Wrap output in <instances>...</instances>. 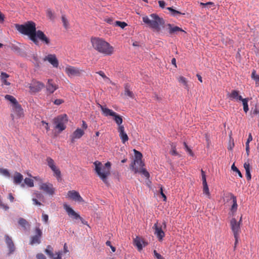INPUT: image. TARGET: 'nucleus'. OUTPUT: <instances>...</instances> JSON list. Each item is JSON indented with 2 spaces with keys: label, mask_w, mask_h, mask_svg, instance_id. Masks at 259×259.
<instances>
[{
  "label": "nucleus",
  "mask_w": 259,
  "mask_h": 259,
  "mask_svg": "<svg viewBox=\"0 0 259 259\" xmlns=\"http://www.w3.org/2000/svg\"><path fill=\"white\" fill-rule=\"evenodd\" d=\"M142 20L147 27L156 33H160L165 25L164 19L156 13L145 15Z\"/></svg>",
  "instance_id": "1"
},
{
  "label": "nucleus",
  "mask_w": 259,
  "mask_h": 259,
  "mask_svg": "<svg viewBox=\"0 0 259 259\" xmlns=\"http://www.w3.org/2000/svg\"><path fill=\"white\" fill-rule=\"evenodd\" d=\"M90 42L93 49L100 54L105 56H111L115 52L114 47L103 38L92 36Z\"/></svg>",
  "instance_id": "2"
},
{
  "label": "nucleus",
  "mask_w": 259,
  "mask_h": 259,
  "mask_svg": "<svg viewBox=\"0 0 259 259\" xmlns=\"http://www.w3.org/2000/svg\"><path fill=\"white\" fill-rule=\"evenodd\" d=\"M15 28L21 34L27 35L32 41H36L34 35L36 33V24L32 21H27L23 24H15Z\"/></svg>",
  "instance_id": "3"
},
{
  "label": "nucleus",
  "mask_w": 259,
  "mask_h": 259,
  "mask_svg": "<svg viewBox=\"0 0 259 259\" xmlns=\"http://www.w3.org/2000/svg\"><path fill=\"white\" fill-rule=\"evenodd\" d=\"M134 151L135 154V158L134 161L131 163V169L135 174H141L147 179H149L150 177V174L146 169L144 168V163L142 160V153L135 149L134 150Z\"/></svg>",
  "instance_id": "4"
},
{
  "label": "nucleus",
  "mask_w": 259,
  "mask_h": 259,
  "mask_svg": "<svg viewBox=\"0 0 259 259\" xmlns=\"http://www.w3.org/2000/svg\"><path fill=\"white\" fill-rule=\"evenodd\" d=\"M95 166V170L100 178L106 185L108 184V177L110 175L111 164L110 162H106L104 165L98 161L94 162Z\"/></svg>",
  "instance_id": "5"
},
{
  "label": "nucleus",
  "mask_w": 259,
  "mask_h": 259,
  "mask_svg": "<svg viewBox=\"0 0 259 259\" xmlns=\"http://www.w3.org/2000/svg\"><path fill=\"white\" fill-rule=\"evenodd\" d=\"M242 222V217L240 218L239 221L237 222L235 218L231 219L230 221L231 228L233 232L234 236L235 239L234 243V248H236V245L238 242V239L239 237V234L241 231L240 230V224Z\"/></svg>",
  "instance_id": "6"
},
{
  "label": "nucleus",
  "mask_w": 259,
  "mask_h": 259,
  "mask_svg": "<svg viewBox=\"0 0 259 259\" xmlns=\"http://www.w3.org/2000/svg\"><path fill=\"white\" fill-rule=\"evenodd\" d=\"M68 122V118L66 114H61L53 119V123L55 124V128L58 130L60 132L65 130L66 124Z\"/></svg>",
  "instance_id": "7"
},
{
  "label": "nucleus",
  "mask_w": 259,
  "mask_h": 259,
  "mask_svg": "<svg viewBox=\"0 0 259 259\" xmlns=\"http://www.w3.org/2000/svg\"><path fill=\"white\" fill-rule=\"evenodd\" d=\"M34 37L36 40L32 41L35 45H37L39 44V40L44 45L49 46L51 44V40L49 37H48L41 30H38L36 31L34 35Z\"/></svg>",
  "instance_id": "8"
},
{
  "label": "nucleus",
  "mask_w": 259,
  "mask_h": 259,
  "mask_svg": "<svg viewBox=\"0 0 259 259\" xmlns=\"http://www.w3.org/2000/svg\"><path fill=\"white\" fill-rule=\"evenodd\" d=\"M39 189L50 196H53L55 193L56 189L53 184L50 183H41L40 185Z\"/></svg>",
  "instance_id": "9"
},
{
  "label": "nucleus",
  "mask_w": 259,
  "mask_h": 259,
  "mask_svg": "<svg viewBox=\"0 0 259 259\" xmlns=\"http://www.w3.org/2000/svg\"><path fill=\"white\" fill-rule=\"evenodd\" d=\"M165 26L166 27L167 32L170 35H177L179 32L186 33V32L184 30L174 24L167 23Z\"/></svg>",
  "instance_id": "10"
},
{
  "label": "nucleus",
  "mask_w": 259,
  "mask_h": 259,
  "mask_svg": "<svg viewBox=\"0 0 259 259\" xmlns=\"http://www.w3.org/2000/svg\"><path fill=\"white\" fill-rule=\"evenodd\" d=\"M44 87L45 85L43 83L36 80H33L31 83L28 84V88H29L31 93L38 92Z\"/></svg>",
  "instance_id": "11"
},
{
  "label": "nucleus",
  "mask_w": 259,
  "mask_h": 259,
  "mask_svg": "<svg viewBox=\"0 0 259 259\" xmlns=\"http://www.w3.org/2000/svg\"><path fill=\"white\" fill-rule=\"evenodd\" d=\"M35 235L31 237V240L30 244L33 245L34 244H39L40 243V238L42 236V231L39 227H36L35 228Z\"/></svg>",
  "instance_id": "12"
},
{
  "label": "nucleus",
  "mask_w": 259,
  "mask_h": 259,
  "mask_svg": "<svg viewBox=\"0 0 259 259\" xmlns=\"http://www.w3.org/2000/svg\"><path fill=\"white\" fill-rule=\"evenodd\" d=\"M154 230V234L156 236L159 241H162L165 236V233L162 229V226L157 222L153 226Z\"/></svg>",
  "instance_id": "13"
},
{
  "label": "nucleus",
  "mask_w": 259,
  "mask_h": 259,
  "mask_svg": "<svg viewBox=\"0 0 259 259\" xmlns=\"http://www.w3.org/2000/svg\"><path fill=\"white\" fill-rule=\"evenodd\" d=\"M64 208L70 217L75 220L80 219L83 223V219L69 206L67 204H64Z\"/></svg>",
  "instance_id": "14"
},
{
  "label": "nucleus",
  "mask_w": 259,
  "mask_h": 259,
  "mask_svg": "<svg viewBox=\"0 0 259 259\" xmlns=\"http://www.w3.org/2000/svg\"><path fill=\"white\" fill-rule=\"evenodd\" d=\"M67 196L75 201L78 202H83L84 201L79 193L75 190L69 191L67 193Z\"/></svg>",
  "instance_id": "15"
},
{
  "label": "nucleus",
  "mask_w": 259,
  "mask_h": 259,
  "mask_svg": "<svg viewBox=\"0 0 259 259\" xmlns=\"http://www.w3.org/2000/svg\"><path fill=\"white\" fill-rule=\"evenodd\" d=\"M43 60L52 65H58L59 63L56 55L52 54H48L44 58Z\"/></svg>",
  "instance_id": "16"
},
{
  "label": "nucleus",
  "mask_w": 259,
  "mask_h": 259,
  "mask_svg": "<svg viewBox=\"0 0 259 259\" xmlns=\"http://www.w3.org/2000/svg\"><path fill=\"white\" fill-rule=\"evenodd\" d=\"M134 244L137 247L139 251H141L143 247L147 245V243L144 241L143 238L137 236L134 239Z\"/></svg>",
  "instance_id": "17"
},
{
  "label": "nucleus",
  "mask_w": 259,
  "mask_h": 259,
  "mask_svg": "<svg viewBox=\"0 0 259 259\" xmlns=\"http://www.w3.org/2000/svg\"><path fill=\"white\" fill-rule=\"evenodd\" d=\"M227 96L230 100L237 102L240 101L243 99L242 96L239 95V92L237 90H232L231 92L227 94Z\"/></svg>",
  "instance_id": "18"
},
{
  "label": "nucleus",
  "mask_w": 259,
  "mask_h": 259,
  "mask_svg": "<svg viewBox=\"0 0 259 259\" xmlns=\"http://www.w3.org/2000/svg\"><path fill=\"white\" fill-rule=\"evenodd\" d=\"M117 131L119 133V136L121 140V142L122 143L124 144L128 140V137L124 131V126H120V127H118Z\"/></svg>",
  "instance_id": "19"
},
{
  "label": "nucleus",
  "mask_w": 259,
  "mask_h": 259,
  "mask_svg": "<svg viewBox=\"0 0 259 259\" xmlns=\"http://www.w3.org/2000/svg\"><path fill=\"white\" fill-rule=\"evenodd\" d=\"M58 88V85L54 83L52 79H48L46 85V89L49 94L53 93Z\"/></svg>",
  "instance_id": "20"
},
{
  "label": "nucleus",
  "mask_w": 259,
  "mask_h": 259,
  "mask_svg": "<svg viewBox=\"0 0 259 259\" xmlns=\"http://www.w3.org/2000/svg\"><path fill=\"white\" fill-rule=\"evenodd\" d=\"M12 111L19 118L23 116V110L19 103L12 107Z\"/></svg>",
  "instance_id": "21"
},
{
  "label": "nucleus",
  "mask_w": 259,
  "mask_h": 259,
  "mask_svg": "<svg viewBox=\"0 0 259 259\" xmlns=\"http://www.w3.org/2000/svg\"><path fill=\"white\" fill-rule=\"evenodd\" d=\"M84 134L83 130L79 128H77L70 136L71 142L74 143L75 139L80 138Z\"/></svg>",
  "instance_id": "22"
},
{
  "label": "nucleus",
  "mask_w": 259,
  "mask_h": 259,
  "mask_svg": "<svg viewBox=\"0 0 259 259\" xmlns=\"http://www.w3.org/2000/svg\"><path fill=\"white\" fill-rule=\"evenodd\" d=\"M6 243L9 248V253H12L15 249V247L14 244V243L12 240V239L8 235H6L5 236Z\"/></svg>",
  "instance_id": "23"
},
{
  "label": "nucleus",
  "mask_w": 259,
  "mask_h": 259,
  "mask_svg": "<svg viewBox=\"0 0 259 259\" xmlns=\"http://www.w3.org/2000/svg\"><path fill=\"white\" fill-rule=\"evenodd\" d=\"M66 72L69 76H77L80 74L79 70L73 66L66 68Z\"/></svg>",
  "instance_id": "24"
},
{
  "label": "nucleus",
  "mask_w": 259,
  "mask_h": 259,
  "mask_svg": "<svg viewBox=\"0 0 259 259\" xmlns=\"http://www.w3.org/2000/svg\"><path fill=\"white\" fill-rule=\"evenodd\" d=\"M99 107L101 108L102 114L105 116H113L115 115L116 112H114L113 110L106 108L105 106H102L99 104Z\"/></svg>",
  "instance_id": "25"
},
{
  "label": "nucleus",
  "mask_w": 259,
  "mask_h": 259,
  "mask_svg": "<svg viewBox=\"0 0 259 259\" xmlns=\"http://www.w3.org/2000/svg\"><path fill=\"white\" fill-rule=\"evenodd\" d=\"M177 78L179 82L182 84L185 89L189 90L188 80L186 78L183 76H179Z\"/></svg>",
  "instance_id": "26"
},
{
  "label": "nucleus",
  "mask_w": 259,
  "mask_h": 259,
  "mask_svg": "<svg viewBox=\"0 0 259 259\" xmlns=\"http://www.w3.org/2000/svg\"><path fill=\"white\" fill-rule=\"evenodd\" d=\"M54 172V176L56 177L58 181H60L61 179V173L59 168L56 165L50 168Z\"/></svg>",
  "instance_id": "27"
},
{
  "label": "nucleus",
  "mask_w": 259,
  "mask_h": 259,
  "mask_svg": "<svg viewBox=\"0 0 259 259\" xmlns=\"http://www.w3.org/2000/svg\"><path fill=\"white\" fill-rule=\"evenodd\" d=\"M231 198L233 201V204L231 208V211L233 213L236 212L237 209V199L236 197L232 193L230 194Z\"/></svg>",
  "instance_id": "28"
},
{
  "label": "nucleus",
  "mask_w": 259,
  "mask_h": 259,
  "mask_svg": "<svg viewBox=\"0 0 259 259\" xmlns=\"http://www.w3.org/2000/svg\"><path fill=\"white\" fill-rule=\"evenodd\" d=\"M23 179V176L19 172H16L14 176V183L16 184H20Z\"/></svg>",
  "instance_id": "29"
},
{
  "label": "nucleus",
  "mask_w": 259,
  "mask_h": 259,
  "mask_svg": "<svg viewBox=\"0 0 259 259\" xmlns=\"http://www.w3.org/2000/svg\"><path fill=\"white\" fill-rule=\"evenodd\" d=\"M113 119L116 122V123L118 125V127H120V126H123V125L122 124L123 122L122 117L118 114H117L116 113H115V115H114L113 116Z\"/></svg>",
  "instance_id": "30"
},
{
  "label": "nucleus",
  "mask_w": 259,
  "mask_h": 259,
  "mask_svg": "<svg viewBox=\"0 0 259 259\" xmlns=\"http://www.w3.org/2000/svg\"><path fill=\"white\" fill-rule=\"evenodd\" d=\"M250 164L248 162H245L244 164V168L246 171V177L247 180H250L251 178V176L250 171Z\"/></svg>",
  "instance_id": "31"
},
{
  "label": "nucleus",
  "mask_w": 259,
  "mask_h": 259,
  "mask_svg": "<svg viewBox=\"0 0 259 259\" xmlns=\"http://www.w3.org/2000/svg\"><path fill=\"white\" fill-rule=\"evenodd\" d=\"M5 98L10 102L11 104V106L12 107H13V106L15 105L16 104H17V103H18L17 100H16V99L13 97V96H11V95H6L5 96Z\"/></svg>",
  "instance_id": "32"
},
{
  "label": "nucleus",
  "mask_w": 259,
  "mask_h": 259,
  "mask_svg": "<svg viewBox=\"0 0 259 259\" xmlns=\"http://www.w3.org/2000/svg\"><path fill=\"white\" fill-rule=\"evenodd\" d=\"M9 75L6 73L2 72L1 75V79L3 84L6 85H9L10 84V83L7 80V78L9 77Z\"/></svg>",
  "instance_id": "33"
},
{
  "label": "nucleus",
  "mask_w": 259,
  "mask_h": 259,
  "mask_svg": "<svg viewBox=\"0 0 259 259\" xmlns=\"http://www.w3.org/2000/svg\"><path fill=\"white\" fill-rule=\"evenodd\" d=\"M53 251V247L51 245H48L46 249H45V252L50 256V257L54 259L55 257H54V254Z\"/></svg>",
  "instance_id": "34"
},
{
  "label": "nucleus",
  "mask_w": 259,
  "mask_h": 259,
  "mask_svg": "<svg viewBox=\"0 0 259 259\" xmlns=\"http://www.w3.org/2000/svg\"><path fill=\"white\" fill-rule=\"evenodd\" d=\"M124 94L131 98H134V95L132 92L130 90L129 87L127 84L124 86Z\"/></svg>",
  "instance_id": "35"
},
{
  "label": "nucleus",
  "mask_w": 259,
  "mask_h": 259,
  "mask_svg": "<svg viewBox=\"0 0 259 259\" xmlns=\"http://www.w3.org/2000/svg\"><path fill=\"white\" fill-rule=\"evenodd\" d=\"M249 101L248 98H243L240 101L242 102L243 106V110L245 113H247L249 110L248 102Z\"/></svg>",
  "instance_id": "36"
},
{
  "label": "nucleus",
  "mask_w": 259,
  "mask_h": 259,
  "mask_svg": "<svg viewBox=\"0 0 259 259\" xmlns=\"http://www.w3.org/2000/svg\"><path fill=\"white\" fill-rule=\"evenodd\" d=\"M252 140V137L251 134H249L248 139L245 143V150L247 156L249 154V142Z\"/></svg>",
  "instance_id": "37"
},
{
  "label": "nucleus",
  "mask_w": 259,
  "mask_h": 259,
  "mask_svg": "<svg viewBox=\"0 0 259 259\" xmlns=\"http://www.w3.org/2000/svg\"><path fill=\"white\" fill-rule=\"evenodd\" d=\"M202 184H203V193L206 194L208 196V197L209 198L210 197V193L209 191V189H208V187L207 182H202Z\"/></svg>",
  "instance_id": "38"
},
{
  "label": "nucleus",
  "mask_w": 259,
  "mask_h": 259,
  "mask_svg": "<svg viewBox=\"0 0 259 259\" xmlns=\"http://www.w3.org/2000/svg\"><path fill=\"white\" fill-rule=\"evenodd\" d=\"M167 9L171 13V14L173 16H176L177 15H185V13H182L181 12L174 9L171 7L167 8Z\"/></svg>",
  "instance_id": "39"
},
{
  "label": "nucleus",
  "mask_w": 259,
  "mask_h": 259,
  "mask_svg": "<svg viewBox=\"0 0 259 259\" xmlns=\"http://www.w3.org/2000/svg\"><path fill=\"white\" fill-rule=\"evenodd\" d=\"M251 78L254 80L256 82L259 81V72L256 73V71L253 70L251 73Z\"/></svg>",
  "instance_id": "40"
},
{
  "label": "nucleus",
  "mask_w": 259,
  "mask_h": 259,
  "mask_svg": "<svg viewBox=\"0 0 259 259\" xmlns=\"http://www.w3.org/2000/svg\"><path fill=\"white\" fill-rule=\"evenodd\" d=\"M47 164L50 168L56 165L54 160L51 157H49L46 159Z\"/></svg>",
  "instance_id": "41"
},
{
  "label": "nucleus",
  "mask_w": 259,
  "mask_h": 259,
  "mask_svg": "<svg viewBox=\"0 0 259 259\" xmlns=\"http://www.w3.org/2000/svg\"><path fill=\"white\" fill-rule=\"evenodd\" d=\"M24 183L30 187H32L34 186L33 180L30 178H25L24 180Z\"/></svg>",
  "instance_id": "42"
},
{
  "label": "nucleus",
  "mask_w": 259,
  "mask_h": 259,
  "mask_svg": "<svg viewBox=\"0 0 259 259\" xmlns=\"http://www.w3.org/2000/svg\"><path fill=\"white\" fill-rule=\"evenodd\" d=\"M115 25L120 27L122 29H124L126 26H127V24L126 22L119 21H116Z\"/></svg>",
  "instance_id": "43"
},
{
  "label": "nucleus",
  "mask_w": 259,
  "mask_h": 259,
  "mask_svg": "<svg viewBox=\"0 0 259 259\" xmlns=\"http://www.w3.org/2000/svg\"><path fill=\"white\" fill-rule=\"evenodd\" d=\"M0 174L3 175L6 177H9L10 174L7 169L1 168H0Z\"/></svg>",
  "instance_id": "44"
},
{
  "label": "nucleus",
  "mask_w": 259,
  "mask_h": 259,
  "mask_svg": "<svg viewBox=\"0 0 259 259\" xmlns=\"http://www.w3.org/2000/svg\"><path fill=\"white\" fill-rule=\"evenodd\" d=\"M47 14L48 17L50 19H53L55 18V13L54 12H53L52 10L49 9L47 11Z\"/></svg>",
  "instance_id": "45"
},
{
  "label": "nucleus",
  "mask_w": 259,
  "mask_h": 259,
  "mask_svg": "<svg viewBox=\"0 0 259 259\" xmlns=\"http://www.w3.org/2000/svg\"><path fill=\"white\" fill-rule=\"evenodd\" d=\"M231 169L233 171L236 172L238 174V176H239V177H240V178L242 177V175L240 171L235 166L234 163L233 164V165H232Z\"/></svg>",
  "instance_id": "46"
},
{
  "label": "nucleus",
  "mask_w": 259,
  "mask_h": 259,
  "mask_svg": "<svg viewBox=\"0 0 259 259\" xmlns=\"http://www.w3.org/2000/svg\"><path fill=\"white\" fill-rule=\"evenodd\" d=\"M18 223L20 225L22 226V227H25L26 225L27 224V222L26 220H25L23 218H20L19 220Z\"/></svg>",
  "instance_id": "47"
},
{
  "label": "nucleus",
  "mask_w": 259,
  "mask_h": 259,
  "mask_svg": "<svg viewBox=\"0 0 259 259\" xmlns=\"http://www.w3.org/2000/svg\"><path fill=\"white\" fill-rule=\"evenodd\" d=\"M170 154L173 155H177L178 154L176 151V148L175 145H171V149L170 152Z\"/></svg>",
  "instance_id": "48"
},
{
  "label": "nucleus",
  "mask_w": 259,
  "mask_h": 259,
  "mask_svg": "<svg viewBox=\"0 0 259 259\" xmlns=\"http://www.w3.org/2000/svg\"><path fill=\"white\" fill-rule=\"evenodd\" d=\"M42 220L46 224H48L49 220L48 215L43 213L42 214Z\"/></svg>",
  "instance_id": "49"
},
{
  "label": "nucleus",
  "mask_w": 259,
  "mask_h": 259,
  "mask_svg": "<svg viewBox=\"0 0 259 259\" xmlns=\"http://www.w3.org/2000/svg\"><path fill=\"white\" fill-rule=\"evenodd\" d=\"M34 195L36 197L35 198H36V199L37 198V199L40 200L44 198L43 195L40 192H37L34 193Z\"/></svg>",
  "instance_id": "50"
},
{
  "label": "nucleus",
  "mask_w": 259,
  "mask_h": 259,
  "mask_svg": "<svg viewBox=\"0 0 259 259\" xmlns=\"http://www.w3.org/2000/svg\"><path fill=\"white\" fill-rule=\"evenodd\" d=\"M106 244L107 246H108L111 248L112 252H114L115 251V250H116L115 247H114V246H113L111 245V242L110 241H107L106 242Z\"/></svg>",
  "instance_id": "51"
},
{
  "label": "nucleus",
  "mask_w": 259,
  "mask_h": 259,
  "mask_svg": "<svg viewBox=\"0 0 259 259\" xmlns=\"http://www.w3.org/2000/svg\"><path fill=\"white\" fill-rule=\"evenodd\" d=\"M158 3L159 4V6L161 8L164 9L165 8L166 3L164 1L160 0V1H158Z\"/></svg>",
  "instance_id": "52"
},
{
  "label": "nucleus",
  "mask_w": 259,
  "mask_h": 259,
  "mask_svg": "<svg viewBox=\"0 0 259 259\" xmlns=\"http://www.w3.org/2000/svg\"><path fill=\"white\" fill-rule=\"evenodd\" d=\"M36 258L37 259H46L45 255L41 253L37 254L36 255Z\"/></svg>",
  "instance_id": "53"
},
{
  "label": "nucleus",
  "mask_w": 259,
  "mask_h": 259,
  "mask_svg": "<svg viewBox=\"0 0 259 259\" xmlns=\"http://www.w3.org/2000/svg\"><path fill=\"white\" fill-rule=\"evenodd\" d=\"M201 177H202V182H206V175H205V172L203 170V169H201Z\"/></svg>",
  "instance_id": "54"
},
{
  "label": "nucleus",
  "mask_w": 259,
  "mask_h": 259,
  "mask_svg": "<svg viewBox=\"0 0 259 259\" xmlns=\"http://www.w3.org/2000/svg\"><path fill=\"white\" fill-rule=\"evenodd\" d=\"M0 207L5 209V210L9 209V206L7 204L3 203L2 202L0 203Z\"/></svg>",
  "instance_id": "55"
},
{
  "label": "nucleus",
  "mask_w": 259,
  "mask_h": 259,
  "mask_svg": "<svg viewBox=\"0 0 259 259\" xmlns=\"http://www.w3.org/2000/svg\"><path fill=\"white\" fill-rule=\"evenodd\" d=\"M154 254L157 259H164L159 253L157 252L156 250H154Z\"/></svg>",
  "instance_id": "56"
},
{
  "label": "nucleus",
  "mask_w": 259,
  "mask_h": 259,
  "mask_svg": "<svg viewBox=\"0 0 259 259\" xmlns=\"http://www.w3.org/2000/svg\"><path fill=\"white\" fill-rule=\"evenodd\" d=\"M63 100L62 99H56L54 101V103L55 105H59L63 103Z\"/></svg>",
  "instance_id": "57"
},
{
  "label": "nucleus",
  "mask_w": 259,
  "mask_h": 259,
  "mask_svg": "<svg viewBox=\"0 0 259 259\" xmlns=\"http://www.w3.org/2000/svg\"><path fill=\"white\" fill-rule=\"evenodd\" d=\"M5 15L0 11V23H3L5 21Z\"/></svg>",
  "instance_id": "58"
},
{
  "label": "nucleus",
  "mask_w": 259,
  "mask_h": 259,
  "mask_svg": "<svg viewBox=\"0 0 259 259\" xmlns=\"http://www.w3.org/2000/svg\"><path fill=\"white\" fill-rule=\"evenodd\" d=\"M32 200L33 201V204L35 205H41V203L40 202H39L37 200V199L35 198H32Z\"/></svg>",
  "instance_id": "59"
},
{
  "label": "nucleus",
  "mask_w": 259,
  "mask_h": 259,
  "mask_svg": "<svg viewBox=\"0 0 259 259\" xmlns=\"http://www.w3.org/2000/svg\"><path fill=\"white\" fill-rule=\"evenodd\" d=\"M160 194L161 195V196L163 198V200L164 201H166V197L165 195L163 192V189H162V186L160 187Z\"/></svg>",
  "instance_id": "60"
},
{
  "label": "nucleus",
  "mask_w": 259,
  "mask_h": 259,
  "mask_svg": "<svg viewBox=\"0 0 259 259\" xmlns=\"http://www.w3.org/2000/svg\"><path fill=\"white\" fill-rule=\"evenodd\" d=\"M62 21H63V25L65 26V27H66V28L68 26V22L67 20V19H65V18L63 17Z\"/></svg>",
  "instance_id": "61"
},
{
  "label": "nucleus",
  "mask_w": 259,
  "mask_h": 259,
  "mask_svg": "<svg viewBox=\"0 0 259 259\" xmlns=\"http://www.w3.org/2000/svg\"><path fill=\"white\" fill-rule=\"evenodd\" d=\"M200 5L201 6H212L213 5V3L211 2H208L206 3H200Z\"/></svg>",
  "instance_id": "62"
},
{
  "label": "nucleus",
  "mask_w": 259,
  "mask_h": 259,
  "mask_svg": "<svg viewBox=\"0 0 259 259\" xmlns=\"http://www.w3.org/2000/svg\"><path fill=\"white\" fill-rule=\"evenodd\" d=\"M8 198L11 202H13L14 200V197H13L12 194L11 193L9 194Z\"/></svg>",
  "instance_id": "63"
},
{
  "label": "nucleus",
  "mask_w": 259,
  "mask_h": 259,
  "mask_svg": "<svg viewBox=\"0 0 259 259\" xmlns=\"http://www.w3.org/2000/svg\"><path fill=\"white\" fill-rule=\"evenodd\" d=\"M42 123L43 125H45V127L47 130V131L49 130V126L48 123L44 121H42Z\"/></svg>",
  "instance_id": "64"
}]
</instances>
